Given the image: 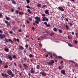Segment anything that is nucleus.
Listing matches in <instances>:
<instances>
[{"label": "nucleus", "mask_w": 78, "mask_h": 78, "mask_svg": "<svg viewBox=\"0 0 78 78\" xmlns=\"http://www.w3.org/2000/svg\"><path fill=\"white\" fill-rule=\"evenodd\" d=\"M48 55H51V54L50 53V52H48Z\"/></svg>", "instance_id": "5fc2aeb1"}, {"label": "nucleus", "mask_w": 78, "mask_h": 78, "mask_svg": "<svg viewBox=\"0 0 78 78\" xmlns=\"http://www.w3.org/2000/svg\"><path fill=\"white\" fill-rule=\"evenodd\" d=\"M26 1L27 3H30V0H26Z\"/></svg>", "instance_id": "c85d7f7f"}, {"label": "nucleus", "mask_w": 78, "mask_h": 78, "mask_svg": "<svg viewBox=\"0 0 78 78\" xmlns=\"http://www.w3.org/2000/svg\"><path fill=\"white\" fill-rule=\"evenodd\" d=\"M26 8H28V9H31L30 7V6H28V5H27L26 6Z\"/></svg>", "instance_id": "473e14b6"}, {"label": "nucleus", "mask_w": 78, "mask_h": 78, "mask_svg": "<svg viewBox=\"0 0 78 78\" xmlns=\"http://www.w3.org/2000/svg\"><path fill=\"white\" fill-rule=\"evenodd\" d=\"M42 18L43 21H45V20H46V21H48V19L45 16L42 17Z\"/></svg>", "instance_id": "7ed1b4c3"}, {"label": "nucleus", "mask_w": 78, "mask_h": 78, "mask_svg": "<svg viewBox=\"0 0 78 78\" xmlns=\"http://www.w3.org/2000/svg\"><path fill=\"white\" fill-rule=\"evenodd\" d=\"M74 42L75 44H77V43H78V42H77V41L75 40L74 41Z\"/></svg>", "instance_id": "de8ad7c7"}, {"label": "nucleus", "mask_w": 78, "mask_h": 78, "mask_svg": "<svg viewBox=\"0 0 78 78\" xmlns=\"http://www.w3.org/2000/svg\"><path fill=\"white\" fill-rule=\"evenodd\" d=\"M69 23L70 24V25H71V26H72V25H73V24H72V23Z\"/></svg>", "instance_id": "3c124183"}, {"label": "nucleus", "mask_w": 78, "mask_h": 78, "mask_svg": "<svg viewBox=\"0 0 78 78\" xmlns=\"http://www.w3.org/2000/svg\"><path fill=\"white\" fill-rule=\"evenodd\" d=\"M66 27L67 28V29H69V27L67 26V25H66Z\"/></svg>", "instance_id": "79ce46f5"}, {"label": "nucleus", "mask_w": 78, "mask_h": 78, "mask_svg": "<svg viewBox=\"0 0 78 78\" xmlns=\"http://www.w3.org/2000/svg\"><path fill=\"white\" fill-rule=\"evenodd\" d=\"M41 73H42V75L43 76H46V74H45V73L43 72H42Z\"/></svg>", "instance_id": "f3484780"}, {"label": "nucleus", "mask_w": 78, "mask_h": 78, "mask_svg": "<svg viewBox=\"0 0 78 78\" xmlns=\"http://www.w3.org/2000/svg\"><path fill=\"white\" fill-rule=\"evenodd\" d=\"M5 40L6 42H8V41H9V40H8V39H6V38H5Z\"/></svg>", "instance_id": "412c9836"}, {"label": "nucleus", "mask_w": 78, "mask_h": 78, "mask_svg": "<svg viewBox=\"0 0 78 78\" xmlns=\"http://www.w3.org/2000/svg\"><path fill=\"white\" fill-rule=\"evenodd\" d=\"M0 17H2V14L1 13H0Z\"/></svg>", "instance_id": "338daca9"}, {"label": "nucleus", "mask_w": 78, "mask_h": 78, "mask_svg": "<svg viewBox=\"0 0 78 78\" xmlns=\"http://www.w3.org/2000/svg\"><path fill=\"white\" fill-rule=\"evenodd\" d=\"M5 51H6V52H8L9 51V49L8 48H5Z\"/></svg>", "instance_id": "a211bd4d"}, {"label": "nucleus", "mask_w": 78, "mask_h": 78, "mask_svg": "<svg viewBox=\"0 0 78 78\" xmlns=\"http://www.w3.org/2000/svg\"><path fill=\"white\" fill-rule=\"evenodd\" d=\"M45 13L46 14H48V15H49L50 14L48 13V10H46L45 11Z\"/></svg>", "instance_id": "ddd939ff"}, {"label": "nucleus", "mask_w": 78, "mask_h": 78, "mask_svg": "<svg viewBox=\"0 0 78 78\" xmlns=\"http://www.w3.org/2000/svg\"><path fill=\"white\" fill-rule=\"evenodd\" d=\"M28 75L29 76H31V74H30V73H29L28 74Z\"/></svg>", "instance_id": "774afa93"}, {"label": "nucleus", "mask_w": 78, "mask_h": 78, "mask_svg": "<svg viewBox=\"0 0 78 78\" xmlns=\"http://www.w3.org/2000/svg\"><path fill=\"white\" fill-rule=\"evenodd\" d=\"M16 12L17 14H19V11H18V10H16Z\"/></svg>", "instance_id": "603ef678"}, {"label": "nucleus", "mask_w": 78, "mask_h": 78, "mask_svg": "<svg viewBox=\"0 0 78 78\" xmlns=\"http://www.w3.org/2000/svg\"><path fill=\"white\" fill-rule=\"evenodd\" d=\"M29 56L30 58H32V57H34V55H32V54H30L29 55Z\"/></svg>", "instance_id": "cd10ccee"}, {"label": "nucleus", "mask_w": 78, "mask_h": 78, "mask_svg": "<svg viewBox=\"0 0 78 78\" xmlns=\"http://www.w3.org/2000/svg\"><path fill=\"white\" fill-rule=\"evenodd\" d=\"M74 66H76V67H78V63H75L74 64Z\"/></svg>", "instance_id": "6ab92c4d"}, {"label": "nucleus", "mask_w": 78, "mask_h": 78, "mask_svg": "<svg viewBox=\"0 0 78 78\" xmlns=\"http://www.w3.org/2000/svg\"><path fill=\"white\" fill-rule=\"evenodd\" d=\"M2 30H0V33H2Z\"/></svg>", "instance_id": "bf43d9fd"}, {"label": "nucleus", "mask_w": 78, "mask_h": 78, "mask_svg": "<svg viewBox=\"0 0 78 78\" xmlns=\"http://www.w3.org/2000/svg\"><path fill=\"white\" fill-rule=\"evenodd\" d=\"M72 34L73 35H74V32H72Z\"/></svg>", "instance_id": "0e129e2a"}, {"label": "nucleus", "mask_w": 78, "mask_h": 78, "mask_svg": "<svg viewBox=\"0 0 78 78\" xmlns=\"http://www.w3.org/2000/svg\"><path fill=\"white\" fill-rule=\"evenodd\" d=\"M7 73L9 75H11L12 77L14 76V74L12 73L11 70L9 69L8 70Z\"/></svg>", "instance_id": "f257e3e1"}, {"label": "nucleus", "mask_w": 78, "mask_h": 78, "mask_svg": "<svg viewBox=\"0 0 78 78\" xmlns=\"http://www.w3.org/2000/svg\"><path fill=\"white\" fill-rule=\"evenodd\" d=\"M55 63V62L54 61L52 60L51 62H49L48 64L49 66H53L54 63Z\"/></svg>", "instance_id": "f03ea898"}, {"label": "nucleus", "mask_w": 78, "mask_h": 78, "mask_svg": "<svg viewBox=\"0 0 78 78\" xmlns=\"http://www.w3.org/2000/svg\"><path fill=\"white\" fill-rule=\"evenodd\" d=\"M2 76H3V77H5V78H7L8 77V75L6 74H5L4 73H2Z\"/></svg>", "instance_id": "0eeeda50"}, {"label": "nucleus", "mask_w": 78, "mask_h": 78, "mask_svg": "<svg viewBox=\"0 0 78 78\" xmlns=\"http://www.w3.org/2000/svg\"><path fill=\"white\" fill-rule=\"evenodd\" d=\"M5 19L7 20H9V17H6Z\"/></svg>", "instance_id": "e433bc0d"}, {"label": "nucleus", "mask_w": 78, "mask_h": 78, "mask_svg": "<svg viewBox=\"0 0 78 78\" xmlns=\"http://www.w3.org/2000/svg\"><path fill=\"white\" fill-rule=\"evenodd\" d=\"M61 73L63 75H65L66 76V72H65V71H64L63 70H62L61 71Z\"/></svg>", "instance_id": "9d476101"}, {"label": "nucleus", "mask_w": 78, "mask_h": 78, "mask_svg": "<svg viewBox=\"0 0 78 78\" xmlns=\"http://www.w3.org/2000/svg\"><path fill=\"white\" fill-rule=\"evenodd\" d=\"M35 22L37 24H38L39 22V21H37V20H36L35 21Z\"/></svg>", "instance_id": "a878e982"}, {"label": "nucleus", "mask_w": 78, "mask_h": 78, "mask_svg": "<svg viewBox=\"0 0 78 78\" xmlns=\"http://www.w3.org/2000/svg\"><path fill=\"white\" fill-rule=\"evenodd\" d=\"M42 16H44V17H45V14H42Z\"/></svg>", "instance_id": "4d7b16f0"}, {"label": "nucleus", "mask_w": 78, "mask_h": 78, "mask_svg": "<svg viewBox=\"0 0 78 78\" xmlns=\"http://www.w3.org/2000/svg\"><path fill=\"white\" fill-rule=\"evenodd\" d=\"M12 30L13 31H15V30H16V28H13L12 29Z\"/></svg>", "instance_id": "58836bf2"}, {"label": "nucleus", "mask_w": 78, "mask_h": 78, "mask_svg": "<svg viewBox=\"0 0 78 78\" xmlns=\"http://www.w3.org/2000/svg\"><path fill=\"white\" fill-rule=\"evenodd\" d=\"M39 46L40 47H42V44H41V43H40L39 44Z\"/></svg>", "instance_id": "37998d69"}, {"label": "nucleus", "mask_w": 78, "mask_h": 78, "mask_svg": "<svg viewBox=\"0 0 78 78\" xmlns=\"http://www.w3.org/2000/svg\"><path fill=\"white\" fill-rule=\"evenodd\" d=\"M38 7H41V5L39 4H38L37 5Z\"/></svg>", "instance_id": "a19ab883"}, {"label": "nucleus", "mask_w": 78, "mask_h": 78, "mask_svg": "<svg viewBox=\"0 0 78 78\" xmlns=\"http://www.w3.org/2000/svg\"><path fill=\"white\" fill-rule=\"evenodd\" d=\"M30 10L29 9H27V11L29 12V14H31V12H30Z\"/></svg>", "instance_id": "bb28decb"}, {"label": "nucleus", "mask_w": 78, "mask_h": 78, "mask_svg": "<svg viewBox=\"0 0 78 78\" xmlns=\"http://www.w3.org/2000/svg\"><path fill=\"white\" fill-rule=\"evenodd\" d=\"M23 66H24L25 67H27V68H28V67L27 66V65H26L25 64H23Z\"/></svg>", "instance_id": "7c9ffc66"}, {"label": "nucleus", "mask_w": 78, "mask_h": 78, "mask_svg": "<svg viewBox=\"0 0 78 78\" xmlns=\"http://www.w3.org/2000/svg\"><path fill=\"white\" fill-rule=\"evenodd\" d=\"M5 37L6 36L5 35V34H3L2 35L1 34L0 38H1V39L5 38Z\"/></svg>", "instance_id": "423d86ee"}, {"label": "nucleus", "mask_w": 78, "mask_h": 78, "mask_svg": "<svg viewBox=\"0 0 78 78\" xmlns=\"http://www.w3.org/2000/svg\"><path fill=\"white\" fill-rule=\"evenodd\" d=\"M19 14L20 15H21V14H23V12H19Z\"/></svg>", "instance_id": "5701e85b"}, {"label": "nucleus", "mask_w": 78, "mask_h": 78, "mask_svg": "<svg viewBox=\"0 0 78 78\" xmlns=\"http://www.w3.org/2000/svg\"><path fill=\"white\" fill-rule=\"evenodd\" d=\"M24 52H25V53H26V52H27V50H25L24 51Z\"/></svg>", "instance_id": "69168bd1"}, {"label": "nucleus", "mask_w": 78, "mask_h": 78, "mask_svg": "<svg viewBox=\"0 0 78 78\" xmlns=\"http://www.w3.org/2000/svg\"><path fill=\"white\" fill-rule=\"evenodd\" d=\"M22 27H23V28H25V25H23Z\"/></svg>", "instance_id": "e2e57ef3"}, {"label": "nucleus", "mask_w": 78, "mask_h": 78, "mask_svg": "<svg viewBox=\"0 0 78 78\" xmlns=\"http://www.w3.org/2000/svg\"><path fill=\"white\" fill-rule=\"evenodd\" d=\"M5 23H6V24H7V26H8V25H9V23L8 22V21L6 20H5Z\"/></svg>", "instance_id": "f8f14e48"}, {"label": "nucleus", "mask_w": 78, "mask_h": 78, "mask_svg": "<svg viewBox=\"0 0 78 78\" xmlns=\"http://www.w3.org/2000/svg\"><path fill=\"white\" fill-rule=\"evenodd\" d=\"M44 24L47 27H50V24H48L46 22H44Z\"/></svg>", "instance_id": "39448f33"}, {"label": "nucleus", "mask_w": 78, "mask_h": 78, "mask_svg": "<svg viewBox=\"0 0 78 78\" xmlns=\"http://www.w3.org/2000/svg\"><path fill=\"white\" fill-rule=\"evenodd\" d=\"M68 45L69 47H73L72 45V44H70L69 43L68 44Z\"/></svg>", "instance_id": "c756f323"}, {"label": "nucleus", "mask_w": 78, "mask_h": 78, "mask_svg": "<svg viewBox=\"0 0 78 78\" xmlns=\"http://www.w3.org/2000/svg\"><path fill=\"white\" fill-rule=\"evenodd\" d=\"M58 31L59 33H62V30L60 29L58 30Z\"/></svg>", "instance_id": "c9c22d12"}, {"label": "nucleus", "mask_w": 78, "mask_h": 78, "mask_svg": "<svg viewBox=\"0 0 78 78\" xmlns=\"http://www.w3.org/2000/svg\"><path fill=\"white\" fill-rule=\"evenodd\" d=\"M9 41H10L11 42V43H13V41L11 40L10 39H9Z\"/></svg>", "instance_id": "393cba45"}, {"label": "nucleus", "mask_w": 78, "mask_h": 78, "mask_svg": "<svg viewBox=\"0 0 78 78\" xmlns=\"http://www.w3.org/2000/svg\"><path fill=\"white\" fill-rule=\"evenodd\" d=\"M50 36H53V35H54V34L53 33H51V34H50Z\"/></svg>", "instance_id": "4c0bfd02"}, {"label": "nucleus", "mask_w": 78, "mask_h": 78, "mask_svg": "<svg viewBox=\"0 0 78 78\" xmlns=\"http://www.w3.org/2000/svg\"><path fill=\"white\" fill-rule=\"evenodd\" d=\"M13 58L14 59H15V58H16L17 57H16V55H13Z\"/></svg>", "instance_id": "b1692460"}, {"label": "nucleus", "mask_w": 78, "mask_h": 78, "mask_svg": "<svg viewBox=\"0 0 78 78\" xmlns=\"http://www.w3.org/2000/svg\"><path fill=\"white\" fill-rule=\"evenodd\" d=\"M58 9L59 10H61L62 11H64V9L61 7H59Z\"/></svg>", "instance_id": "6e6552de"}, {"label": "nucleus", "mask_w": 78, "mask_h": 78, "mask_svg": "<svg viewBox=\"0 0 78 78\" xmlns=\"http://www.w3.org/2000/svg\"><path fill=\"white\" fill-rule=\"evenodd\" d=\"M18 31L19 32H21L22 31V30H21V29H19L18 30Z\"/></svg>", "instance_id": "a18cd8bd"}, {"label": "nucleus", "mask_w": 78, "mask_h": 78, "mask_svg": "<svg viewBox=\"0 0 78 78\" xmlns=\"http://www.w3.org/2000/svg\"><path fill=\"white\" fill-rule=\"evenodd\" d=\"M33 24L34 25V26H35V25H36V23H33Z\"/></svg>", "instance_id": "680f3d73"}, {"label": "nucleus", "mask_w": 78, "mask_h": 78, "mask_svg": "<svg viewBox=\"0 0 78 78\" xmlns=\"http://www.w3.org/2000/svg\"><path fill=\"white\" fill-rule=\"evenodd\" d=\"M2 64V61L1 60H0V64Z\"/></svg>", "instance_id": "864d4df0"}, {"label": "nucleus", "mask_w": 78, "mask_h": 78, "mask_svg": "<svg viewBox=\"0 0 78 78\" xmlns=\"http://www.w3.org/2000/svg\"><path fill=\"white\" fill-rule=\"evenodd\" d=\"M53 30L54 31H57V29L56 28H54L53 29Z\"/></svg>", "instance_id": "72a5a7b5"}, {"label": "nucleus", "mask_w": 78, "mask_h": 78, "mask_svg": "<svg viewBox=\"0 0 78 78\" xmlns=\"http://www.w3.org/2000/svg\"><path fill=\"white\" fill-rule=\"evenodd\" d=\"M8 59H9L10 61H12V57L10 55H8L7 56Z\"/></svg>", "instance_id": "20e7f679"}, {"label": "nucleus", "mask_w": 78, "mask_h": 78, "mask_svg": "<svg viewBox=\"0 0 78 78\" xmlns=\"http://www.w3.org/2000/svg\"><path fill=\"white\" fill-rule=\"evenodd\" d=\"M36 69L38 70H39V69H40V66H39V65H37V66Z\"/></svg>", "instance_id": "dca6fc26"}, {"label": "nucleus", "mask_w": 78, "mask_h": 78, "mask_svg": "<svg viewBox=\"0 0 78 78\" xmlns=\"http://www.w3.org/2000/svg\"><path fill=\"white\" fill-rule=\"evenodd\" d=\"M8 66L7 65H5L4 66V68L5 69H7V68H8Z\"/></svg>", "instance_id": "2f4dec72"}, {"label": "nucleus", "mask_w": 78, "mask_h": 78, "mask_svg": "<svg viewBox=\"0 0 78 78\" xmlns=\"http://www.w3.org/2000/svg\"><path fill=\"white\" fill-rule=\"evenodd\" d=\"M58 58H60V59H62V56H58Z\"/></svg>", "instance_id": "f704fd0d"}, {"label": "nucleus", "mask_w": 78, "mask_h": 78, "mask_svg": "<svg viewBox=\"0 0 78 78\" xmlns=\"http://www.w3.org/2000/svg\"><path fill=\"white\" fill-rule=\"evenodd\" d=\"M35 19L36 20H37L38 21H41V20L40 19V17L38 16H36L35 17Z\"/></svg>", "instance_id": "1a4fd4ad"}, {"label": "nucleus", "mask_w": 78, "mask_h": 78, "mask_svg": "<svg viewBox=\"0 0 78 78\" xmlns=\"http://www.w3.org/2000/svg\"><path fill=\"white\" fill-rule=\"evenodd\" d=\"M30 73L32 74L34 73V70L33 68H31L30 69Z\"/></svg>", "instance_id": "9b49d317"}, {"label": "nucleus", "mask_w": 78, "mask_h": 78, "mask_svg": "<svg viewBox=\"0 0 78 78\" xmlns=\"http://www.w3.org/2000/svg\"><path fill=\"white\" fill-rule=\"evenodd\" d=\"M19 48L20 49V50H23V49H24L23 47H22V46H19Z\"/></svg>", "instance_id": "2eb2a0df"}, {"label": "nucleus", "mask_w": 78, "mask_h": 78, "mask_svg": "<svg viewBox=\"0 0 78 78\" xmlns=\"http://www.w3.org/2000/svg\"><path fill=\"white\" fill-rule=\"evenodd\" d=\"M25 47L26 48H28V45L26 44L25 45Z\"/></svg>", "instance_id": "c03bdc74"}, {"label": "nucleus", "mask_w": 78, "mask_h": 78, "mask_svg": "<svg viewBox=\"0 0 78 78\" xmlns=\"http://www.w3.org/2000/svg\"><path fill=\"white\" fill-rule=\"evenodd\" d=\"M53 56H54L55 57V58H56V59H57V58H58V56H57V55H56V54H54Z\"/></svg>", "instance_id": "aec40b11"}, {"label": "nucleus", "mask_w": 78, "mask_h": 78, "mask_svg": "<svg viewBox=\"0 0 78 78\" xmlns=\"http://www.w3.org/2000/svg\"><path fill=\"white\" fill-rule=\"evenodd\" d=\"M41 38H43L44 39L45 38V36H44L41 37Z\"/></svg>", "instance_id": "ea45409f"}, {"label": "nucleus", "mask_w": 78, "mask_h": 78, "mask_svg": "<svg viewBox=\"0 0 78 78\" xmlns=\"http://www.w3.org/2000/svg\"><path fill=\"white\" fill-rule=\"evenodd\" d=\"M32 30H34V27H32Z\"/></svg>", "instance_id": "13d9d810"}, {"label": "nucleus", "mask_w": 78, "mask_h": 78, "mask_svg": "<svg viewBox=\"0 0 78 78\" xmlns=\"http://www.w3.org/2000/svg\"><path fill=\"white\" fill-rule=\"evenodd\" d=\"M43 7L44 8H46V5H43Z\"/></svg>", "instance_id": "49530a36"}, {"label": "nucleus", "mask_w": 78, "mask_h": 78, "mask_svg": "<svg viewBox=\"0 0 78 78\" xmlns=\"http://www.w3.org/2000/svg\"><path fill=\"white\" fill-rule=\"evenodd\" d=\"M26 21L27 23H30V22H29V21H28V20H26Z\"/></svg>", "instance_id": "09e8293b"}, {"label": "nucleus", "mask_w": 78, "mask_h": 78, "mask_svg": "<svg viewBox=\"0 0 78 78\" xmlns=\"http://www.w3.org/2000/svg\"><path fill=\"white\" fill-rule=\"evenodd\" d=\"M29 50H30V51H31V50H32V48H31V47H30L29 48Z\"/></svg>", "instance_id": "8fccbe9b"}, {"label": "nucleus", "mask_w": 78, "mask_h": 78, "mask_svg": "<svg viewBox=\"0 0 78 78\" xmlns=\"http://www.w3.org/2000/svg\"><path fill=\"white\" fill-rule=\"evenodd\" d=\"M58 68L59 69V70H60V69H61V66H59V67H58Z\"/></svg>", "instance_id": "052dcab7"}, {"label": "nucleus", "mask_w": 78, "mask_h": 78, "mask_svg": "<svg viewBox=\"0 0 78 78\" xmlns=\"http://www.w3.org/2000/svg\"><path fill=\"white\" fill-rule=\"evenodd\" d=\"M11 1L12 2V3L13 4H14V5H16V1H15L14 0H11Z\"/></svg>", "instance_id": "4468645a"}, {"label": "nucleus", "mask_w": 78, "mask_h": 78, "mask_svg": "<svg viewBox=\"0 0 78 78\" xmlns=\"http://www.w3.org/2000/svg\"><path fill=\"white\" fill-rule=\"evenodd\" d=\"M29 20H32V19L31 18H29Z\"/></svg>", "instance_id": "6e6d98bb"}, {"label": "nucleus", "mask_w": 78, "mask_h": 78, "mask_svg": "<svg viewBox=\"0 0 78 78\" xmlns=\"http://www.w3.org/2000/svg\"><path fill=\"white\" fill-rule=\"evenodd\" d=\"M14 40H15V41H17L18 42H19V39H16V38H14Z\"/></svg>", "instance_id": "4be33fe9"}]
</instances>
